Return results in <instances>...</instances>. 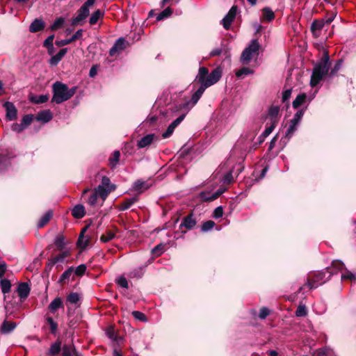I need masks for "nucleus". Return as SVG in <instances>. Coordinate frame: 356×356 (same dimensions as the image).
<instances>
[{"instance_id": "59", "label": "nucleus", "mask_w": 356, "mask_h": 356, "mask_svg": "<svg viewBox=\"0 0 356 356\" xmlns=\"http://www.w3.org/2000/svg\"><path fill=\"white\" fill-rule=\"evenodd\" d=\"M270 314V310L266 307H263L259 310V317L261 319H265Z\"/></svg>"}, {"instance_id": "18", "label": "nucleus", "mask_w": 356, "mask_h": 356, "mask_svg": "<svg viewBox=\"0 0 356 356\" xmlns=\"http://www.w3.org/2000/svg\"><path fill=\"white\" fill-rule=\"evenodd\" d=\"M155 138L156 136L154 134H147L143 137L142 138H140L139 140H138L137 147L139 149L148 147L154 142Z\"/></svg>"}, {"instance_id": "63", "label": "nucleus", "mask_w": 356, "mask_h": 356, "mask_svg": "<svg viewBox=\"0 0 356 356\" xmlns=\"http://www.w3.org/2000/svg\"><path fill=\"white\" fill-rule=\"evenodd\" d=\"M291 92H292L291 89H287L282 92V102L284 103L289 101V99L291 97Z\"/></svg>"}, {"instance_id": "55", "label": "nucleus", "mask_w": 356, "mask_h": 356, "mask_svg": "<svg viewBox=\"0 0 356 356\" xmlns=\"http://www.w3.org/2000/svg\"><path fill=\"white\" fill-rule=\"evenodd\" d=\"M200 197L203 202H212L213 199L212 198V195L210 194L209 192L202 191L200 193Z\"/></svg>"}, {"instance_id": "43", "label": "nucleus", "mask_w": 356, "mask_h": 356, "mask_svg": "<svg viewBox=\"0 0 356 356\" xmlns=\"http://www.w3.org/2000/svg\"><path fill=\"white\" fill-rule=\"evenodd\" d=\"M65 237L63 234H59L56 237L54 244L58 250H62L65 246Z\"/></svg>"}, {"instance_id": "22", "label": "nucleus", "mask_w": 356, "mask_h": 356, "mask_svg": "<svg viewBox=\"0 0 356 356\" xmlns=\"http://www.w3.org/2000/svg\"><path fill=\"white\" fill-rule=\"evenodd\" d=\"M115 189V185L111 186V188H104V186H98L95 192L97 193V195L99 196L103 200H105L108 194L111 192L114 191Z\"/></svg>"}, {"instance_id": "15", "label": "nucleus", "mask_w": 356, "mask_h": 356, "mask_svg": "<svg viewBox=\"0 0 356 356\" xmlns=\"http://www.w3.org/2000/svg\"><path fill=\"white\" fill-rule=\"evenodd\" d=\"M186 114H182L175 119L167 128V130L162 134L163 138H169L174 132L175 128L184 120Z\"/></svg>"}, {"instance_id": "3", "label": "nucleus", "mask_w": 356, "mask_h": 356, "mask_svg": "<svg viewBox=\"0 0 356 356\" xmlns=\"http://www.w3.org/2000/svg\"><path fill=\"white\" fill-rule=\"evenodd\" d=\"M197 225V218L193 211H191L188 215L184 216L179 226L178 230L175 232V234L184 235L187 231L193 229Z\"/></svg>"}, {"instance_id": "1", "label": "nucleus", "mask_w": 356, "mask_h": 356, "mask_svg": "<svg viewBox=\"0 0 356 356\" xmlns=\"http://www.w3.org/2000/svg\"><path fill=\"white\" fill-rule=\"evenodd\" d=\"M222 76V70L220 67H216L209 74V70L206 67H200L198 74L195 77V81L201 86L209 88L216 83Z\"/></svg>"}, {"instance_id": "36", "label": "nucleus", "mask_w": 356, "mask_h": 356, "mask_svg": "<svg viewBox=\"0 0 356 356\" xmlns=\"http://www.w3.org/2000/svg\"><path fill=\"white\" fill-rule=\"evenodd\" d=\"M74 268L73 266L69 267L60 277L58 283L60 284H64L67 282V280H69L72 273L74 272Z\"/></svg>"}, {"instance_id": "19", "label": "nucleus", "mask_w": 356, "mask_h": 356, "mask_svg": "<svg viewBox=\"0 0 356 356\" xmlns=\"http://www.w3.org/2000/svg\"><path fill=\"white\" fill-rule=\"evenodd\" d=\"M30 291V286L29 284L26 282L19 283L17 289V292L19 297L20 298V299L23 300L29 296Z\"/></svg>"}, {"instance_id": "46", "label": "nucleus", "mask_w": 356, "mask_h": 356, "mask_svg": "<svg viewBox=\"0 0 356 356\" xmlns=\"http://www.w3.org/2000/svg\"><path fill=\"white\" fill-rule=\"evenodd\" d=\"M308 312L307 307L305 305H299L296 311V316L297 317H305L307 315Z\"/></svg>"}, {"instance_id": "20", "label": "nucleus", "mask_w": 356, "mask_h": 356, "mask_svg": "<svg viewBox=\"0 0 356 356\" xmlns=\"http://www.w3.org/2000/svg\"><path fill=\"white\" fill-rule=\"evenodd\" d=\"M327 75V74L323 72H320V70H314L312 72L311 79H310V86L314 88L316 87L321 81L323 80V77Z\"/></svg>"}, {"instance_id": "28", "label": "nucleus", "mask_w": 356, "mask_h": 356, "mask_svg": "<svg viewBox=\"0 0 356 356\" xmlns=\"http://www.w3.org/2000/svg\"><path fill=\"white\" fill-rule=\"evenodd\" d=\"M61 350V341L57 339L54 343H52L48 350L47 355L48 356H56Z\"/></svg>"}, {"instance_id": "44", "label": "nucleus", "mask_w": 356, "mask_h": 356, "mask_svg": "<svg viewBox=\"0 0 356 356\" xmlns=\"http://www.w3.org/2000/svg\"><path fill=\"white\" fill-rule=\"evenodd\" d=\"M115 237V234L111 230H106V233L100 237V241L103 243H107Z\"/></svg>"}, {"instance_id": "33", "label": "nucleus", "mask_w": 356, "mask_h": 356, "mask_svg": "<svg viewBox=\"0 0 356 356\" xmlns=\"http://www.w3.org/2000/svg\"><path fill=\"white\" fill-rule=\"evenodd\" d=\"M120 152L118 150L114 151V152L111 155L108 159L109 166L111 169H114L116 168L117 164L120 161Z\"/></svg>"}, {"instance_id": "5", "label": "nucleus", "mask_w": 356, "mask_h": 356, "mask_svg": "<svg viewBox=\"0 0 356 356\" xmlns=\"http://www.w3.org/2000/svg\"><path fill=\"white\" fill-rule=\"evenodd\" d=\"M326 272L325 269L322 271H317L312 274H309L307 277V282L304 286H307L309 289H314L317 288V283L323 280L325 277Z\"/></svg>"}, {"instance_id": "58", "label": "nucleus", "mask_w": 356, "mask_h": 356, "mask_svg": "<svg viewBox=\"0 0 356 356\" xmlns=\"http://www.w3.org/2000/svg\"><path fill=\"white\" fill-rule=\"evenodd\" d=\"M116 283L119 284L121 287L124 289L129 288V284L127 279L124 276L120 277L117 280Z\"/></svg>"}, {"instance_id": "50", "label": "nucleus", "mask_w": 356, "mask_h": 356, "mask_svg": "<svg viewBox=\"0 0 356 356\" xmlns=\"http://www.w3.org/2000/svg\"><path fill=\"white\" fill-rule=\"evenodd\" d=\"M143 275V268L139 267L134 269L129 273V276L131 278H141Z\"/></svg>"}, {"instance_id": "35", "label": "nucleus", "mask_w": 356, "mask_h": 356, "mask_svg": "<svg viewBox=\"0 0 356 356\" xmlns=\"http://www.w3.org/2000/svg\"><path fill=\"white\" fill-rule=\"evenodd\" d=\"M52 216H53V211L51 210H49L40 219V220L38 223V227L42 228L44 225H46L49 222V221L51 219Z\"/></svg>"}, {"instance_id": "34", "label": "nucleus", "mask_w": 356, "mask_h": 356, "mask_svg": "<svg viewBox=\"0 0 356 356\" xmlns=\"http://www.w3.org/2000/svg\"><path fill=\"white\" fill-rule=\"evenodd\" d=\"M63 304L60 298H56L48 307L49 310L51 313H54L58 309L63 308Z\"/></svg>"}, {"instance_id": "17", "label": "nucleus", "mask_w": 356, "mask_h": 356, "mask_svg": "<svg viewBox=\"0 0 356 356\" xmlns=\"http://www.w3.org/2000/svg\"><path fill=\"white\" fill-rule=\"evenodd\" d=\"M45 28V22L42 19H35L29 26V30L31 33H37L43 31Z\"/></svg>"}, {"instance_id": "29", "label": "nucleus", "mask_w": 356, "mask_h": 356, "mask_svg": "<svg viewBox=\"0 0 356 356\" xmlns=\"http://www.w3.org/2000/svg\"><path fill=\"white\" fill-rule=\"evenodd\" d=\"M280 112V107L277 106H271L268 109V118L270 122H275V124L278 123V114Z\"/></svg>"}, {"instance_id": "6", "label": "nucleus", "mask_w": 356, "mask_h": 356, "mask_svg": "<svg viewBox=\"0 0 356 356\" xmlns=\"http://www.w3.org/2000/svg\"><path fill=\"white\" fill-rule=\"evenodd\" d=\"M330 56L327 51H324L322 58L320 61L318 62L314 67V70H320V72H323L324 73L328 74L330 68Z\"/></svg>"}, {"instance_id": "13", "label": "nucleus", "mask_w": 356, "mask_h": 356, "mask_svg": "<svg viewBox=\"0 0 356 356\" xmlns=\"http://www.w3.org/2000/svg\"><path fill=\"white\" fill-rule=\"evenodd\" d=\"M3 106L6 111V118L10 120H15L17 118V109L13 102H6Z\"/></svg>"}, {"instance_id": "4", "label": "nucleus", "mask_w": 356, "mask_h": 356, "mask_svg": "<svg viewBox=\"0 0 356 356\" xmlns=\"http://www.w3.org/2000/svg\"><path fill=\"white\" fill-rule=\"evenodd\" d=\"M260 48V44L257 40H252L251 43L246 47L242 52L241 56V60L244 64H248L252 59V56L254 54H258Z\"/></svg>"}, {"instance_id": "39", "label": "nucleus", "mask_w": 356, "mask_h": 356, "mask_svg": "<svg viewBox=\"0 0 356 356\" xmlns=\"http://www.w3.org/2000/svg\"><path fill=\"white\" fill-rule=\"evenodd\" d=\"M65 23V18L63 17H57L54 23L49 26V29L51 31H56L59 29L62 28Z\"/></svg>"}, {"instance_id": "38", "label": "nucleus", "mask_w": 356, "mask_h": 356, "mask_svg": "<svg viewBox=\"0 0 356 356\" xmlns=\"http://www.w3.org/2000/svg\"><path fill=\"white\" fill-rule=\"evenodd\" d=\"M104 17V12L97 9L95 10L89 19V23L90 25H95L97 24L99 18Z\"/></svg>"}, {"instance_id": "40", "label": "nucleus", "mask_w": 356, "mask_h": 356, "mask_svg": "<svg viewBox=\"0 0 356 356\" xmlns=\"http://www.w3.org/2000/svg\"><path fill=\"white\" fill-rule=\"evenodd\" d=\"M0 286L3 293L6 294L10 291L11 283L8 279H1Z\"/></svg>"}, {"instance_id": "27", "label": "nucleus", "mask_w": 356, "mask_h": 356, "mask_svg": "<svg viewBox=\"0 0 356 356\" xmlns=\"http://www.w3.org/2000/svg\"><path fill=\"white\" fill-rule=\"evenodd\" d=\"M262 16L261 20L263 22H272L275 17V15L273 10L269 7H264L261 9Z\"/></svg>"}, {"instance_id": "53", "label": "nucleus", "mask_w": 356, "mask_h": 356, "mask_svg": "<svg viewBox=\"0 0 356 356\" xmlns=\"http://www.w3.org/2000/svg\"><path fill=\"white\" fill-rule=\"evenodd\" d=\"M70 255V252L68 250H65L62 252L58 256L54 257V260L56 263L63 262L66 257H68Z\"/></svg>"}, {"instance_id": "25", "label": "nucleus", "mask_w": 356, "mask_h": 356, "mask_svg": "<svg viewBox=\"0 0 356 356\" xmlns=\"http://www.w3.org/2000/svg\"><path fill=\"white\" fill-rule=\"evenodd\" d=\"M67 52V48L61 49L58 53L52 56L49 60V65L56 66Z\"/></svg>"}, {"instance_id": "2", "label": "nucleus", "mask_w": 356, "mask_h": 356, "mask_svg": "<svg viewBox=\"0 0 356 356\" xmlns=\"http://www.w3.org/2000/svg\"><path fill=\"white\" fill-rule=\"evenodd\" d=\"M77 87L69 88L68 86L60 81H56L52 85L53 97L51 102L60 104L69 100L76 93Z\"/></svg>"}, {"instance_id": "8", "label": "nucleus", "mask_w": 356, "mask_h": 356, "mask_svg": "<svg viewBox=\"0 0 356 356\" xmlns=\"http://www.w3.org/2000/svg\"><path fill=\"white\" fill-rule=\"evenodd\" d=\"M345 268V264L341 260H334L331 264V266L325 268L326 272L329 273V276L325 281L322 282L320 284L325 283L329 280L334 274H337L339 271H341Z\"/></svg>"}, {"instance_id": "23", "label": "nucleus", "mask_w": 356, "mask_h": 356, "mask_svg": "<svg viewBox=\"0 0 356 356\" xmlns=\"http://www.w3.org/2000/svg\"><path fill=\"white\" fill-rule=\"evenodd\" d=\"M17 327L16 323L4 320L0 327L1 334H6L13 332Z\"/></svg>"}, {"instance_id": "26", "label": "nucleus", "mask_w": 356, "mask_h": 356, "mask_svg": "<svg viewBox=\"0 0 356 356\" xmlns=\"http://www.w3.org/2000/svg\"><path fill=\"white\" fill-rule=\"evenodd\" d=\"M86 209L83 204L75 205L71 211L72 216L76 219H81L86 215Z\"/></svg>"}, {"instance_id": "54", "label": "nucleus", "mask_w": 356, "mask_h": 356, "mask_svg": "<svg viewBox=\"0 0 356 356\" xmlns=\"http://www.w3.org/2000/svg\"><path fill=\"white\" fill-rule=\"evenodd\" d=\"M132 316L137 320H139L142 322L147 321V316L145 314L139 311H134L132 312Z\"/></svg>"}, {"instance_id": "24", "label": "nucleus", "mask_w": 356, "mask_h": 356, "mask_svg": "<svg viewBox=\"0 0 356 356\" xmlns=\"http://www.w3.org/2000/svg\"><path fill=\"white\" fill-rule=\"evenodd\" d=\"M138 201V196H135L131 198H125L120 204L118 205V209L120 211H125L129 209L134 203Z\"/></svg>"}, {"instance_id": "49", "label": "nucleus", "mask_w": 356, "mask_h": 356, "mask_svg": "<svg viewBox=\"0 0 356 356\" xmlns=\"http://www.w3.org/2000/svg\"><path fill=\"white\" fill-rule=\"evenodd\" d=\"M67 300L71 304H76L80 300V296L76 292H71L67 296Z\"/></svg>"}, {"instance_id": "61", "label": "nucleus", "mask_w": 356, "mask_h": 356, "mask_svg": "<svg viewBox=\"0 0 356 356\" xmlns=\"http://www.w3.org/2000/svg\"><path fill=\"white\" fill-rule=\"evenodd\" d=\"M223 215V209L221 206L218 207L215 209L213 213V216L215 218H221Z\"/></svg>"}, {"instance_id": "41", "label": "nucleus", "mask_w": 356, "mask_h": 356, "mask_svg": "<svg viewBox=\"0 0 356 356\" xmlns=\"http://www.w3.org/2000/svg\"><path fill=\"white\" fill-rule=\"evenodd\" d=\"M173 13V10L170 7H168L161 12L156 17L157 21L163 20L169 17Z\"/></svg>"}, {"instance_id": "10", "label": "nucleus", "mask_w": 356, "mask_h": 356, "mask_svg": "<svg viewBox=\"0 0 356 356\" xmlns=\"http://www.w3.org/2000/svg\"><path fill=\"white\" fill-rule=\"evenodd\" d=\"M238 10L236 6H233L229 9L227 14L222 19V24L225 30H229L231 27V24L234 20Z\"/></svg>"}, {"instance_id": "30", "label": "nucleus", "mask_w": 356, "mask_h": 356, "mask_svg": "<svg viewBox=\"0 0 356 356\" xmlns=\"http://www.w3.org/2000/svg\"><path fill=\"white\" fill-rule=\"evenodd\" d=\"M89 227H90V225H87L82 229L81 232L79 234L78 240H77V245L79 247L81 248L82 249H85L88 245V243H89V238H88L85 241H83L84 234L86 232V230L89 228Z\"/></svg>"}, {"instance_id": "56", "label": "nucleus", "mask_w": 356, "mask_h": 356, "mask_svg": "<svg viewBox=\"0 0 356 356\" xmlns=\"http://www.w3.org/2000/svg\"><path fill=\"white\" fill-rule=\"evenodd\" d=\"M86 268L87 267L86 264H81L79 266H77L74 271L76 275L79 277H82L85 274Z\"/></svg>"}, {"instance_id": "12", "label": "nucleus", "mask_w": 356, "mask_h": 356, "mask_svg": "<svg viewBox=\"0 0 356 356\" xmlns=\"http://www.w3.org/2000/svg\"><path fill=\"white\" fill-rule=\"evenodd\" d=\"M325 25L324 19H314L310 26V31L314 38H318L321 35V31Z\"/></svg>"}, {"instance_id": "47", "label": "nucleus", "mask_w": 356, "mask_h": 356, "mask_svg": "<svg viewBox=\"0 0 356 356\" xmlns=\"http://www.w3.org/2000/svg\"><path fill=\"white\" fill-rule=\"evenodd\" d=\"M253 73V70L247 67H243L236 72V76L238 78H241L243 75L251 74Z\"/></svg>"}, {"instance_id": "45", "label": "nucleus", "mask_w": 356, "mask_h": 356, "mask_svg": "<svg viewBox=\"0 0 356 356\" xmlns=\"http://www.w3.org/2000/svg\"><path fill=\"white\" fill-rule=\"evenodd\" d=\"M47 323L49 325L50 332L52 334H55L58 330V323L55 322L52 317L47 316Z\"/></svg>"}, {"instance_id": "14", "label": "nucleus", "mask_w": 356, "mask_h": 356, "mask_svg": "<svg viewBox=\"0 0 356 356\" xmlns=\"http://www.w3.org/2000/svg\"><path fill=\"white\" fill-rule=\"evenodd\" d=\"M83 32L82 29H79L71 38H68V39L65 40H56L55 44L58 47H63L71 44L76 40L81 39L83 36Z\"/></svg>"}, {"instance_id": "51", "label": "nucleus", "mask_w": 356, "mask_h": 356, "mask_svg": "<svg viewBox=\"0 0 356 356\" xmlns=\"http://www.w3.org/2000/svg\"><path fill=\"white\" fill-rule=\"evenodd\" d=\"M33 120V115H31V114L25 115L22 119L21 124L26 129L27 127H29L31 124Z\"/></svg>"}, {"instance_id": "64", "label": "nucleus", "mask_w": 356, "mask_h": 356, "mask_svg": "<svg viewBox=\"0 0 356 356\" xmlns=\"http://www.w3.org/2000/svg\"><path fill=\"white\" fill-rule=\"evenodd\" d=\"M62 356H73L72 349L67 346H64L63 347Z\"/></svg>"}, {"instance_id": "57", "label": "nucleus", "mask_w": 356, "mask_h": 356, "mask_svg": "<svg viewBox=\"0 0 356 356\" xmlns=\"http://www.w3.org/2000/svg\"><path fill=\"white\" fill-rule=\"evenodd\" d=\"M277 124H275V122H270V124L268 122L266 124V127L265 130L264 131V133L266 134V136H268L272 133V131L274 130V129Z\"/></svg>"}, {"instance_id": "9", "label": "nucleus", "mask_w": 356, "mask_h": 356, "mask_svg": "<svg viewBox=\"0 0 356 356\" xmlns=\"http://www.w3.org/2000/svg\"><path fill=\"white\" fill-rule=\"evenodd\" d=\"M129 46V42L124 38H118L113 46L109 50V55L111 56H115L118 52L125 49Z\"/></svg>"}, {"instance_id": "37", "label": "nucleus", "mask_w": 356, "mask_h": 356, "mask_svg": "<svg viewBox=\"0 0 356 356\" xmlns=\"http://www.w3.org/2000/svg\"><path fill=\"white\" fill-rule=\"evenodd\" d=\"M49 95H33L30 97L29 100L34 104H43L48 101Z\"/></svg>"}, {"instance_id": "60", "label": "nucleus", "mask_w": 356, "mask_h": 356, "mask_svg": "<svg viewBox=\"0 0 356 356\" xmlns=\"http://www.w3.org/2000/svg\"><path fill=\"white\" fill-rule=\"evenodd\" d=\"M98 195L95 191L90 194L88 197V203L90 205H95L97 201Z\"/></svg>"}, {"instance_id": "52", "label": "nucleus", "mask_w": 356, "mask_h": 356, "mask_svg": "<svg viewBox=\"0 0 356 356\" xmlns=\"http://www.w3.org/2000/svg\"><path fill=\"white\" fill-rule=\"evenodd\" d=\"M165 245L159 243L152 249L151 252L156 256H160L164 251Z\"/></svg>"}, {"instance_id": "62", "label": "nucleus", "mask_w": 356, "mask_h": 356, "mask_svg": "<svg viewBox=\"0 0 356 356\" xmlns=\"http://www.w3.org/2000/svg\"><path fill=\"white\" fill-rule=\"evenodd\" d=\"M233 181V175L232 172H229L223 177V183L225 184H230Z\"/></svg>"}, {"instance_id": "21", "label": "nucleus", "mask_w": 356, "mask_h": 356, "mask_svg": "<svg viewBox=\"0 0 356 356\" xmlns=\"http://www.w3.org/2000/svg\"><path fill=\"white\" fill-rule=\"evenodd\" d=\"M53 118V115L50 110H42L38 113L35 116V120L38 122L47 123L49 122Z\"/></svg>"}, {"instance_id": "16", "label": "nucleus", "mask_w": 356, "mask_h": 356, "mask_svg": "<svg viewBox=\"0 0 356 356\" xmlns=\"http://www.w3.org/2000/svg\"><path fill=\"white\" fill-rule=\"evenodd\" d=\"M207 88L200 86V88L193 94L191 100L186 102L183 107L185 108L189 104H191L192 106L195 105Z\"/></svg>"}, {"instance_id": "42", "label": "nucleus", "mask_w": 356, "mask_h": 356, "mask_svg": "<svg viewBox=\"0 0 356 356\" xmlns=\"http://www.w3.org/2000/svg\"><path fill=\"white\" fill-rule=\"evenodd\" d=\"M296 130V126L290 124L285 133L284 137L280 140V143H286L284 141V140L286 139L289 140L291 138Z\"/></svg>"}, {"instance_id": "48", "label": "nucleus", "mask_w": 356, "mask_h": 356, "mask_svg": "<svg viewBox=\"0 0 356 356\" xmlns=\"http://www.w3.org/2000/svg\"><path fill=\"white\" fill-rule=\"evenodd\" d=\"M215 225H216V223L214 221L211 220H207L202 225L201 231L202 232H206L210 231L214 227Z\"/></svg>"}, {"instance_id": "32", "label": "nucleus", "mask_w": 356, "mask_h": 356, "mask_svg": "<svg viewBox=\"0 0 356 356\" xmlns=\"http://www.w3.org/2000/svg\"><path fill=\"white\" fill-rule=\"evenodd\" d=\"M307 98L306 93H300L292 103L293 108H298L305 104Z\"/></svg>"}, {"instance_id": "7", "label": "nucleus", "mask_w": 356, "mask_h": 356, "mask_svg": "<svg viewBox=\"0 0 356 356\" xmlns=\"http://www.w3.org/2000/svg\"><path fill=\"white\" fill-rule=\"evenodd\" d=\"M89 14V7L83 3L78 10L77 16L72 19L71 26L74 27L79 24L82 25V22L88 17Z\"/></svg>"}, {"instance_id": "31", "label": "nucleus", "mask_w": 356, "mask_h": 356, "mask_svg": "<svg viewBox=\"0 0 356 356\" xmlns=\"http://www.w3.org/2000/svg\"><path fill=\"white\" fill-rule=\"evenodd\" d=\"M150 187V185L145 181L141 179L136 180L134 184V189L138 192V193H141L144 191L148 189Z\"/></svg>"}, {"instance_id": "11", "label": "nucleus", "mask_w": 356, "mask_h": 356, "mask_svg": "<svg viewBox=\"0 0 356 356\" xmlns=\"http://www.w3.org/2000/svg\"><path fill=\"white\" fill-rule=\"evenodd\" d=\"M14 153L8 149L0 151V171L4 170L8 165L9 160L15 157Z\"/></svg>"}]
</instances>
